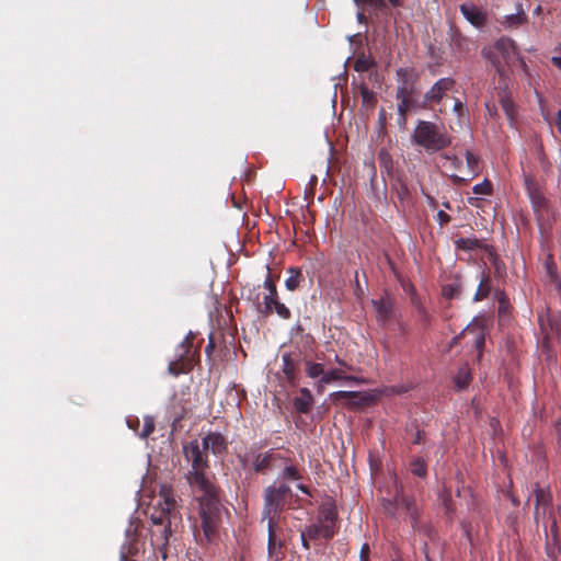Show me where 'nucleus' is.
Returning a JSON list of instances; mask_svg holds the SVG:
<instances>
[{"mask_svg":"<svg viewBox=\"0 0 561 561\" xmlns=\"http://www.w3.org/2000/svg\"><path fill=\"white\" fill-rule=\"evenodd\" d=\"M183 453L191 462L186 480L197 502V513L190 518L193 537L201 548H208L219 539L222 515L227 510L220 501V489L205 473L208 459L198 440L184 445Z\"/></svg>","mask_w":561,"mask_h":561,"instance_id":"f257e3e1","label":"nucleus"},{"mask_svg":"<svg viewBox=\"0 0 561 561\" xmlns=\"http://www.w3.org/2000/svg\"><path fill=\"white\" fill-rule=\"evenodd\" d=\"M411 140L415 146L423 148L427 153H435L448 148L453 137L444 125L430 121H417Z\"/></svg>","mask_w":561,"mask_h":561,"instance_id":"f03ea898","label":"nucleus"},{"mask_svg":"<svg viewBox=\"0 0 561 561\" xmlns=\"http://www.w3.org/2000/svg\"><path fill=\"white\" fill-rule=\"evenodd\" d=\"M518 54L515 41L508 36H501L493 45L485 46L481 50V55L490 61L501 77H504L506 71L516 65Z\"/></svg>","mask_w":561,"mask_h":561,"instance_id":"7ed1b4c3","label":"nucleus"},{"mask_svg":"<svg viewBox=\"0 0 561 561\" xmlns=\"http://www.w3.org/2000/svg\"><path fill=\"white\" fill-rule=\"evenodd\" d=\"M293 491L287 483L274 482L263 491V508L261 523L265 518H284L283 513L290 508Z\"/></svg>","mask_w":561,"mask_h":561,"instance_id":"20e7f679","label":"nucleus"},{"mask_svg":"<svg viewBox=\"0 0 561 561\" xmlns=\"http://www.w3.org/2000/svg\"><path fill=\"white\" fill-rule=\"evenodd\" d=\"M196 333L190 331L184 340L176 346L174 359L168 365V370L172 376L188 374L201 359V342L194 344Z\"/></svg>","mask_w":561,"mask_h":561,"instance_id":"39448f33","label":"nucleus"},{"mask_svg":"<svg viewBox=\"0 0 561 561\" xmlns=\"http://www.w3.org/2000/svg\"><path fill=\"white\" fill-rule=\"evenodd\" d=\"M284 518H265L267 527V554L274 561L285 557V530L282 525Z\"/></svg>","mask_w":561,"mask_h":561,"instance_id":"423d86ee","label":"nucleus"},{"mask_svg":"<svg viewBox=\"0 0 561 561\" xmlns=\"http://www.w3.org/2000/svg\"><path fill=\"white\" fill-rule=\"evenodd\" d=\"M447 35L450 53L458 59L467 58L478 47L477 42L465 35L455 24L449 25Z\"/></svg>","mask_w":561,"mask_h":561,"instance_id":"0eeeda50","label":"nucleus"},{"mask_svg":"<svg viewBox=\"0 0 561 561\" xmlns=\"http://www.w3.org/2000/svg\"><path fill=\"white\" fill-rule=\"evenodd\" d=\"M469 335H473V346L479 352L478 359H480L485 343V328L480 321L473 320L460 334L455 335L450 341L449 348L458 345L461 340H466Z\"/></svg>","mask_w":561,"mask_h":561,"instance_id":"6e6552de","label":"nucleus"},{"mask_svg":"<svg viewBox=\"0 0 561 561\" xmlns=\"http://www.w3.org/2000/svg\"><path fill=\"white\" fill-rule=\"evenodd\" d=\"M145 553V542L139 538L136 529L128 528L126 539L121 547L119 561H138Z\"/></svg>","mask_w":561,"mask_h":561,"instance_id":"1a4fd4ad","label":"nucleus"},{"mask_svg":"<svg viewBox=\"0 0 561 561\" xmlns=\"http://www.w3.org/2000/svg\"><path fill=\"white\" fill-rule=\"evenodd\" d=\"M455 83V80L449 77L437 80L423 95L421 107L432 108L433 105L439 104L446 96L447 92L454 89Z\"/></svg>","mask_w":561,"mask_h":561,"instance_id":"9d476101","label":"nucleus"},{"mask_svg":"<svg viewBox=\"0 0 561 561\" xmlns=\"http://www.w3.org/2000/svg\"><path fill=\"white\" fill-rule=\"evenodd\" d=\"M396 505L403 508L410 517L411 526L414 530H421L420 514L415 500L403 493L402 486L397 485Z\"/></svg>","mask_w":561,"mask_h":561,"instance_id":"9b49d317","label":"nucleus"},{"mask_svg":"<svg viewBox=\"0 0 561 561\" xmlns=\"http://www.w3.org/2000/svg\"><path fill=\"white\" fill-rule=\"evenodd\" d=\"M527 195L530 199L533 209L536 214H540L548 208V201L545 197L538 182L531 175L524 176Z\"/></svg>","mask_w":561,"mask_h":561,"instance_id":"f8f14e48","label":"nucleus"},{"mask_svg":"<svg viewBox=\"0 0 561 561\" xmlns=\"http://www.w3.org/2000/svg\"><path fill=\"white\" fill-rule=\"evenodd\" d=\"M171 536V523L152 525L151 543L161 553L163 560L168 557L167 549Z\"/></svg>","mask_w":561,"mask_h":561,"instance_id":"ddd939ff","label":"nucleus"},{"mask_svg":"<svg viewBox=\"0 0 561 561\" xmlns=\"http://www.w3.org/2000/svg\"><path fill=\"white\" fill-rule=\"evenodd\" d=\"M376 319L381 325L388 324L394 318V299L387 293L379 299H373Z\"/></svg>","mask_w":561,"mask_h":561,"instance_id":"4468645a","label":"nucleus"},{"mask_svg":"<svg viewBox=\"0 0 561 561\" xmlns=\"http://www.w3.org/2000/svg\"><path fill=\"white\" fill-rule=\"evenodd\" d=\"M282 360H283L282 370L286 377V380L291 386H296L299 381V365L301 362L300 353L299 352L283 353Z\"/></svg>","mask_w":561,"mask_h":561,"instance_id":"2eb2a0df","label":"nucleus"},{"mask_svg":"<svg viewBox=\"0 0 561 561\" xmlns=\"http://www.w3.org/2000/svg\"><path fill=\"white\" fill-rule=\"evenodd\" d=\"M463 18L474 27L481 28L488 22V14L472 2H466L459 5Z\"/></svg>","mask_w":561,"mask_h":561,"instance_id":"dca6fc26","label":"nucleus"},{"mask_svg":"<svg viewBox=\"0 0 561 561\" xmlns=\"http://www.w3.org/2000/svg\"><path fill=\"white\" fill-rule=\"evenodd\" d=\"M202 446L204 450L218 456L227 451L228 442L221 433L209 432L202 438Z\"/></svg>","mask_w":561,"mask_h":561,"instance_id":"f3484780","label":"nucleus"},{"mask_svg":"<svg viewBox=\"0 0 561 561\" xmlns=\"http://www.w3.org/2000/svg\"><path fill=\"white\" fill-rule=\"evenodd\" d=\"M534 493L536 497L535 519L539 523L540 519L543 520L546 518L552 497L549 490L542 489L538 484H536Z\"/></svg>","mask_w":561,"mask_h":561,"instance_id":"a211bd4d","label":"nucleus"},{"mask_svg":"<svg viewBox=\"0 0 561 561\" xmlns=\"http://www.w3.org/2000/svg\"><path fill=\"white\" fill-rule=\"evenodd\" d=\"M302 531L305 533V536H308V538L311 540H317L320 538L330 540L334 537L336 533V530L333 529V526L323 525L319 522L306 526V528Z\"/></svg>","mask_w":561,"mask_h":561,"instance_id":"6ab92c4d","label":"nucleus"},{"mask_svg":"<svg viewBox=\"0 0 561 561\" xmlns=\"http://www.w3.org/2000/svg\"><path fill=\"white\" fill-rule=\"evenodd\" d=\"M466 162L468 168L469 178H462L456 174L451 175L453 183L456 185H465L469 180L474 179L479 175V158L474 156L471 151H466Z\"/></svg>","mask_w":561,"mask_h":561,"instance_id":"aec40b11","label":"nucleus"},{"mask_svg":"<svg viewBox=\"0 0 561 561\" xmlns=\"http://www.w3.org/2000/svg\"><path fill=\"white\" fill-rule=\"evenodd\" d=\"M337 520V510L335 502L333 500H329L322 503L319 507L318 522L323 525H331L333 529H335V524Z\"/></svg>","mask_w":561,"mask_h":561,"instance_id":"412c9836","label":"nucleus"},{"mask_svg":"<svg viewBox=\"0 0 561 561\" xmlns=\"http://www.w3.org/2000/svg\"><path fill=\"white\" fill-rule=\"evenodd\" d=\"M528 22V16L525 13L522 3L516 5V13L507 14L500 21L501 25L506 30L518 28Z\"/></svg>","mask_w":561,"mask_h":561,"instance_id":"4be33fe9","label":"nucleus"},{"mask_svg":"<svg viewBox=\"0 0 561 561\" xmlns=\"http://www.w3.org/2000/svg\"><path fill=\"white\" fill-rule=\"evenodd\" d=\"M279 458L272 451L256 454L253 456L252 470L257 474H265L272 467V462Z\"/></svg>","mask_w":561,"mask_h":561,"instance_id":"5701e85b","label":"nucleus"},{"mask_svg":"<svg viewBox=\"0 0 561 561\" xmlns=\"http://www.w3.org/2000/svg\"><path fill=\"white\" fill-rule=\"evenodd\" d=\"M313 397L308 388H300L298 396H296L293 400V404L296 411L300 414L310 413L313 407Z\"/></svg>","mask_w":561,"mask_h":561,"instance_id":"b1692460","label":"nucleus"},{"mask_svg":"<svg viewBox=\"0 0 561 561\" xmlns=\"http://www.w3.org/2000/svg\"><path fill=\"white\" fill-rule=\"evenodd\" d=\"M158 506L162 507L173 516L178 508V501L173 490L169 486H162L159 493Z\"/></svg>","mask_w":561,"mask_h":561,"instance_id":"393cba45","label":"nucleus"},{"mask_svg":"<svg viewBox=\"0 0 561 561\" xmlns=\"http://www.w3.org/2000/svg\"><path fill=\"white\" fill-rule=\"evenodd\" d=\"M398 87L416 88L419 73L412 67L399 68L396 72Z\"/></svg>","mask_w":561,"mask_h":561,"instance_id":"a878e982","label":"nucleus"},{"mask_svg":"<svg viewBox=\"0 0 561 561\" xmlns=\"http://www.w3.org/2000/svg\"><path fill=\"white\" fill-rule=\"evenodd\" d=\"M331 396L333 401H346L348 405H363L367 401L366 397L359 391H336Z\"/></svg>","mask_w":561,"mask_h":561,"instance_id":"bb28decb","label":"nucleus"},{"mask_svg":"<svg viewBox=\"0 0 561 561\" xmlns=\"http://www.w3.org/2000/svg\"><path fill=\"white\" fill-rule=\"evenodd\" d=\"M492 291V279L491 276L482 271L480 273V279H479V286L477 288V291L473 296V301H482L486 299Z\"/></svg>","mask_w":561,"mask_h":561,"instance_id":"cd10ccee","label":"nucleus"},{"mask_svg":"<svg viewBox=\"0 0 561 561\" xmlns=\"http://www.w3.org/2000/svg\"><path fill=\"white\" fill-rule=\"evenodd\" d=\"M471 380H472V376H471L470 367L468 364H463L462 366L459 367V369L454 378L455 387L458 390L466 389L470 385Z\"/></svg>","mask_w":561,"mask_h":561,"instance_id":"c85d7f7f","label":"nucleus"},{"mask_svg":"<svg viewBox=\"0 0 561 561\" xmlns=\"http://www.w3.org/2000/svg\"><path fill=\"white\" fill-rule=\"evenodd\" d=\"M545 267L550 282L554 285L556 289L561 293V276L558 274L557 264L553 260L552 254H549Z\"/></svg>","mask_w":561,"mask_h":561,"instance_id":"c756f323","label":"nucleus"},{"mask_svg":"<svg viewBox=\"0 0 561 561\" xmlns=\"http://www.w3.org/2000/svg\"><path fill=\"white\" fill-rule=\"evenodd\" d=\"M457 250L471 252L483 249V243L477 238H458L454 241Z\"/></svg>","mask_w":561,"mask_h":561,"instance_id":"7c9ffc66","label":"nucleus"},{"mask_svg":"<svg viewBox=\"0 0 561 561\" xmlns=\"http://www.w3.org/2000/svg\"><path fill=\"white\" fill-rule=\"evenodd\" d=\"M499 102L506 114L507 118L510 121H513L516 115V108L513 100L511 99L508 92L506 90H503L499 93Z\"/></svg>","mask_w":561,"mask_h":561,"instance_id":"2f4dec72","label":"nucleus"},{"mask_svg":"<svg viewBox=\"0 0 561 561\" xmlns=\"http://www.w3.org/2000/svg\"><path fill=\"white\" fill-rule=\"evenodd\" d=\"M279 482L286 483L287 481H300L302 473L295 465H286L279 473Z\"/></svg>","mask_w":561,"mask_h":561,"instance_id":"473e14b6","label":"nucleus"},{"mask_svg":"<svg viewBox=\"0 0 561 561\" xmlns=\"http://www.w3.org/2000/svg\"><path fill=\"white\" fill-rule=\"evenodd\" d=\"M335 380H355V378L347 376L342 368L329 370L321 377V383H331Z\"/></svg>","mask_w":561,"mask_h":561,"instance_id":"72a5a7b5","label":"nucleus"},{"mask_svg":"<svg viewBox=\"0 0 561 561\" xmlns=\"http://www.w3.org/2000/svg\"><path fill=\"white\" fill-rule=\"evenodd\" d=\"M288 273L290 275L285 280V286L288 290L294 291L299 287L300 282L302 280V273L300 268L297 267H289Z\"/></svg>","mask_w":561,"mask_h":561,"instance_id":"f704fd0d","label":"nucleus"},{"mask_svg":"<svg viewBox=\"0 0 561 561\" xmlns=\"http://www.w3.org/2000/svg\"><path fill=\"white\" fill-rule=\"evenodd\" d=\"M174 517L172 514L163 510L162 507H152L150 513V519L152 525L171 523V518Z\"/></svg>","mask_w":561,"mask_h":561,"instance_id":"c9c22d12","label":"nucleus"},{"mask_svg":"<svg viewBox=\"0 0 561 561\" xmlns=\"http://www.w3.org/2000/svg\"><path fill=\"white\" fill-rule=\"evenodd\" d=\"M398 101V114L401 122L407 121L408 113L416 106V101L412 99H400Z\"/></svg>","mask_w":561,"mask_h":561,"instance_id":"e433bc0d","label":"nucleus"},{"mask_svg":"<svg viewBox=\"0 0 561 561\" xmlns=\"http://www.w3.org/2000/svg\"><path fill=\"white\" fill-rule=\"evenodd\" d=\"M278 300V293L272 295V293L264 294L261 305L259 307V312L264 314L273 313V306Z\"/></svg>","mask_w":561,"mask_h":561,"instance_id":"4c0bfd02","label":"nucleus"},{"mask_svg":"<svg viewBox=\"0 0 561 561\" xmlns=\"http://www.w3.org/2000/svg\"><path fill=\"white\" fill-rule=\"evenodd\" d=\"M411 472L419 477L425 478L427 476V465L421 457L414 458L410 463Z\"/></svg>","mask_w":561,"mask_h":561,"instance_id":"58836bf2","label":"nucleus"},{"mask_svg":"<svg viewBox=\"0 0 561 561\" xmlns=\"http://www.w3.org/2000/svg\"><path fill=\"white\" fill-rule=\"evenodd\" d=\"M305 366H306V374L310 378L322 377L324 374V368H323L322 364L307 360Z\"/></svg>","mask_w":561,"mask_h":561,"instance_id":"ea45409f","label":"nucleus"},{"mask_svg":"<svg viewBox=\"0 0 561 561\" xmlns=\"http://www.w3.org/2000/svg\"><path fill=\"white\" fill-rule=\"evenodd\" d=\"M376 66L374 59L362 56L358 57L354 64V69L358 72L369 71L373 67Z\"/></svg>","mask_w":561,"mask_h":561,"instance_id":"a19ab883","label":"nucleus"},{"mask_svg":"<svg viewBox=\"0 0 561 561\" xmlns=\"http://www.w3.org/2000/svg\"><path fill=\"white\" fill-rule=\"evenodd\" d=\"M154 419L150 415L144 417L142 430L138 433L140 438H147L154 431Z\"/></svg>","mask_w":561,"mask_h":561,"instance_id":"79ce46f5","label":"nucleus"},{"mask_svg":"<svg viewBox=\"0 0 561 561\" xmlns=\"http://www.w3.org/2000/svg\"><path fill=\"white\" fill-rule=\"evenodd\" d=\"M472 192L477 195H486V196L492 195V193H493L492 183L488 179H485L483 182L476 184L472 187Z\"/></svg>","mask_w":561,"mask_h":561,"instance_id":"37998d69","label":"nucleus"},{"mask_svg":"<svg viewBox=\"0 0 561 561\" xmlns=\"http://www.w3.org/2000/svg\"><path fill=\"white\" fill-rule=\"evenodd\" d=\"M443 296L446 299H454L460 294V285L458 284H446L442 289Z\"/></svg>","mask_w":561,"mask_h":561,"instance_id":"c03bdc74","label":"nucleus"},{"mask_svg":"<svg viewBox=\"0 0 561 561\" xmlns=\"http://www.w3.org/2000/svg\"><path fill=\"white\" fill-rule=\"evenodd\" d=\"M261 285L254 286L248 289L247 298L255 305L256 310L259 311V307L261 305Z\"/></svg>","mask_w":561,"mask_h":561,"instance_id":"a18cd8bd","label":"nucleus"},{"mask_svg":"<svg viewBox=\"0 0 561 561\" xmlns=\"http://www.w3.org/2000/svg\"><path fill=\"white\" fill-rule=\"evenodd\" d=\"M273 312H275L279 318L284 320H288L291 318V312L289 308H287L279 299L273 306Z\"/></svg>","mask_w":561,"mask_h":561,"instance_id":"49530a36","label":"nucleus"},{"mask_svg":"<svg viewBox=\"0 0 561 561\" xmlns=\"http://www.w3.org/2000/svg\"><path fill=\"white\" fill-rule=\"evenodd\" d=\"M416 92V88L397 87L396 99H412Z\"/></svg>","mask_w":561,"mask_h":561,"instance_id":"de8ad7c7","label":"nucleus"},{"mask_svg":"<svg viewBox=\"0 0 561 561\" xmlns=\"http://www.w3.org/2000/svg\"><path fill=\"white\" fill-rule=\"evenodd\" d=\"M417 313L420 316V319L422 321V324L424 328H428L431 325L432 317L427 312L426 308L423 304H417Z\"/></svg>","mask_w":561,"mask_h":561,"instance_id":"09e8293b","label":"nucleus"},{"mask_svg":"<svg viewBox=\"0 0 561 561\" xmlns=\"http://www.w3.org/2000/svg\"><path fill=\"white\" fill-rule=\"evenodd\" d=\"M453 110H454L455 114L458 116V118H462V117L467 116V114H468L465 103L462 101H460L459 99L455 100Z\"/></svg>","mask_w":561,"mask_h":561,"instance_id":"8fccbe9b","label":"nucleus"},{"mask_svg":"<svg viewBox=\"0 0 561 561\" xmlns=\"http://www.w3.org/2000/svg\"><path fill=\"white\" fill-rule=\"evenodd\" d=\"M360 95H362L363 102L366 104L376 102V96H375L374 92L370 91L367 87L360 88Z\"/></svg>","mask_w":561,"mask_h":561,"instance_id":"3c124183","label":"nucleus"},{"mask_svg":"<svg viewBox=\"0 0 561 561\" xmlns=\"http://www.w3.org/2000/svg\"><path fill=\"white\" fill-rule=\"evenodd\" d=\"M263 287L267 290V293H272V295L277 293L276 284L270 272H267Z\"/></svg>","mask_w":561,"mask_h":561,"instance_id":"603ef678","label":"nucleus"},{"mask_svg":"<svg viewBox=\"0 0 561 561\" xmlns=\"http://www.w3.org/2000/svg\"><path fill=\"white\" fill-rule=\"evenodd\" d=\"M383 508L389 515L394 516L398 510V506L396 505V496L393 497V501L383 500Z\"/></svg>","mask_w":561,"mask_h":561,"instance_id":"864d4df0","label":"nucleus"},{"mask_svg":"<svg viewBox=\"0 0 561 561\" xmlns=\"http://www.w3.org/2000/svg\"><path fill=\"white\" fill-rule=\"evenodd\" d=\"M436 220L440 226H446L450 222L451 217L444 210H439L436 215Z\"/></svg>","mask_w":561,"mask_h":561,"instance_id":"5fc2aeb1","label":"nucleus"},{"mask_svg":"<svg viewBox=\"0 0 561 561\" xmlns=\"http://www.w3.org/2000/svg\"><path fill=\"white\" fill-rule=\"evenodd\" d=\"M424 442H425V433L423 431L417 430L412 443L414 445H421Z\"/></svg>","mask_w":561,"mask_h":561,"instance_id":"6e6d98bb","label":"nucleus"},{"mask_svg":"<svg viewBox=\"0 0 561 561\" xmlns=\"http://www.w3.org/2000/svg\"><path fill=\"white\" fill-rule=\"evenodd\" d=\"M127 425L130 430L138 432L140 422L138 417H129L127 419Z\"/></svg>","mask_w":561,"mask_h":561,"instance_id":"4d7b16f0","label":"nucleus"},{"mask_svg":"<svg viewBox=\"0 0 561 561\" xmlns=\"http://www.w3.org/2000/svg\"><path fill=\"white\" fill-rule=\"evenodd\" d=\"M214 350H215V341H214V337L210 335L209 341L205 347V354L207 355V357L211 356V353L214 352Z\"/></svg>","mask_w":561,"mask_h":561,"instance_id":"13d9d810","label":"nucleus"},{"mask_svg":"<svg viewBox=\"0 0 561 561\" xmlns=\"http://www.w3.org/2000/svg\"><path fill=\"white\" fill-rule=\"evenodd\" d=\"M556 51L561 54V44L556 47ZM551 62L561 70V56H552Z\"/></svg>","mask_w":561,"mask_h":561,"instance_id":"bf43d9fd","label":"nucleus"},{"mask_svg":"<svg viewBox=\"0 0 561 561\" xmlns=\"http://www.w3.org/2000/svg\"><path fill=\"white\" fill-rule=\"evenodd\" d=\"M411 304L417 309V304H422L420 297L416 295L414 288H411Z\"/></svg>","mask_w":561,"mask_h":561,"instance_id":"052dcab7","label":"nucleus"},{"mask_svg":"<svg viewBox=\"0 0 561 561\" xmlns=\"http://www.w3.org/2000/svg\"><path fill=\"white\" fill-rule=\"evenodd\" d=\"M550 533H551L553 541H557L558 540V525H557L556 519H553L550 525Z\"/></svg>","mask_w":561,"mask_h":561,"instance_id":"680f3d73","label":"nucleus"},{"mask_svg":"<svg viewBox=\"0 0 561 561\" xmlns=\"http://www.w3.org/2000/svg\"><path fill=\"white\" fill-rule=\"evenodd\" d=\"M334 362L347 370H353V366L346 363L344 359L340 358L337 355H335Z\"/></svg>","mask_w":561,"mask_h":561,"instance_id":"e2e57ef3","label":"nucleus"},{"mask_svg":"<svg viewBox=\"0 0 561 561\" xmlns=\"http://www.w3.org/2000/svg\"><path fill=\"white\" fill-rule=\"evenodd\" d=\"M516 64H518L519 68L525 72L528 73V66L525 61V59L518 54V59H516Z\"/></svg>","mask_w":561,"mask_h":561,"instance_id":"0e129e2a","label":"nucleus"},{"mask_svg":"<svg viewBox=\"0 0 561 561\" xmlns=\"http://www.w3.org/2000/svg\"><path fill=\"white\" fill-rule=\"evenodd\" d=\"M368 554H369V546L367 543H365L360 549L362 561H368Z\"/></svg>","mask_w":561,"mask_h":561,"instance_id":"69168bd1","label":"nucleus"},{"mask_svg":"<svg viewBox=\"0 0 561 561\" xmlns=\"http://www.w3.org/2000/svg\"><path fill=\"white\" fill-rule=\"evenodd\" d=\"M380 159L387 169H389L391 167L392 161H391V158L387 153L381 152Z\"/></svg>","mask_w":561,"mask_h":561,"instance_id":"338daca9","label":"nucleus"},{"mask_svg":"<svg viewBox=\"0 0 561 561\" xmlns=\"http://www.w3.org/2000/svg\"><path fill=\"white\" fill-rule=\"evenodd\" d=\"M300 537H301V545H302V547L306 550H309L310 549V543H309L310 539L308 538V536H305V533L302 530H301Z\"/></svg>","mask_w":561,"mask_h":561,"instance_id":"774afa93","label":"nucleus"}]
</instances>
